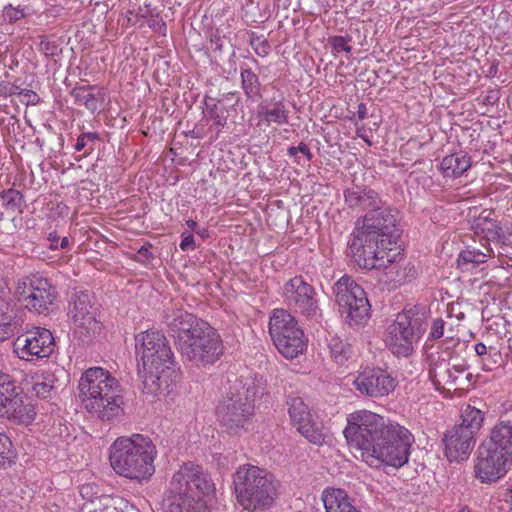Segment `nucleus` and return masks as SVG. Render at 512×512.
Returning a JSON list of instances; mask_svg holds the SVG:
<instances>
[{"mask_svg":"<svg viewBox=\"0 0 512 512\" xmlns=\"http://www.w3.org/2000/svg\"><path fill=\"white\" fill-rule=\"evenodd\" d=\"M347 444L361 452L369 466H404L410 456L413 435L405 427L368 410L351 413L343 430Z\"/></svg>","mask_w":512,"mask_h":512,"instance_id":"obj_1","label":"nucleus"},{"mask_svg":"<svg viewBox=\"0 0 512 512\" xmlns=\"http://www.w3.org/2000/svg\"><path fill=\"white\" fill-rule=\"evenodd\" d=\"M163 322L177 351L191 365L197 368L213 365L223 355L222 339L206 321L183 309L166 308Z\"/></svg>","mask_w":512,"mask_h":512,"instance_id":"obj_2","label":"nucleus"},{"mask_svg":"<svg viewBox=\"0 0 512 512\" xmlns=\"http://www.w3.org/2000/svg\"><path fill=\"white\" fill-rule=\"evenodd\" d=\"M265 394L267 383L261 375L247 377L230 387L216 408V415L225 431L231 435L247 431L255 409L254 402Z\"/></svg>","mask_w":512,"mask_h":512,"instance_id":"obj_3","label":"nucleus"},{"mask_svg":"<svg viewBox=\"0 0 512 512\" xmlns=\"http://www.w3.org/2000/svg\"><path fill=\"white\" fill-rule=\"evenodd\" d=\"M78 389L86 410L102 421L119 414L123 404L119 381L102 367H91L81 376Z\"/></svg>","mask_w":512,"mask_h":512,"instance_id":"obj_4","label":"nucleus"},{"mask_svg":"<svg viewBox=\"0 0 512 512\" xmlns=\"http://www.w3.org/2000/svg\"><path fill=\"white\" fill-rule=\"evenodd\" d=\"M157 455L152 440L141 434L118 438L111 447L110 464L123 477L144 481L155 473L154 460Z\"/></svg>","mask_w":512,"mask_h":512,"instance_id":"obj_5","label":"nucleus"},{"mask_svg":"<svg viewBox=\"0 0 512 512\" xmlns=\"http://www.w3.org/2000/svg\"><path fill=\"white\" fill-rule=\"evenodd\" d=\"M233 486L237 503L248 512H264L277 498V481L258 466H239L233 474Z\"/></svg>","mask_w":512,"mask_h":512,"instance_id":"obj_6","label":"nucleus"},{"mask_svg":"<svg viewBox=\"0 0 512 512\" xmlns=\"http://www.w3.org/2000/svg\"><path fill=\"white\" fill-rule=\"evenodd\" d=\"M459 424L447 430L443 436L445 455L450 462L468 458L476 443V435L484 422V413L471 405L461 410Z\"/></svg>","mask_w":512,"mask_h":512,"instance_id":"obj_7","label":"nucleus"},{"mask_svg":"<svg viewBox=\"0 0 512 512\" xmlns=\"http://www.w3.org/2000/svg\"><path fill=\"white\" fill-rule=\"evenodd\" d=\"M428 327L424 312L416 308L406 309L397 315L389 327L387 346L397 356L408 357Z\"/></svg>","mask_w":512,"mask_h":512,"instance_id":"obj_8","label":"nucleus"},{"mask_svg":"<svg viewBox=\"0 0 512 512\" xmlns=\"http://www.w3.org/2000/svg\"><path fill=\"white\" fill-rule=\"evenodd\" d=\"M14 297L29 312L48 315L56 301L57 291L47 278L30 274L17 279Z\"/></svg>","mask_w":512,"mask_h":512,"instance_id":"obj_9","label":"nucleus"},{"mask_svg":"<svg viewBox=\"0 0 512 512\" xmlns=\"http://www.w3.org/2000/svg\"><path fill=\"white\" fill-rule=\"evenodd\" d=\"M269 334L277 350L286 358H296L307 347V339L295 317L275 309L269 321Z\"/></svg>","mask_w":512,"mask_h":512,"instance_id":"obj_10","label":"nucleus"},{"mask_svg":"<svg viewBox=\"0 0 512 512\" xmlns=\"http://www.w3.org/2000/svg\"><path fill=\"white\" fill-rule=\"evenodd\" d=\"M196 463L186 462L180 466L170 481L169 495L163 501L165 512H210L204 501L192 503L191 494L195 482Z\"/></svg>","mask_w":512,"mask_h":512,"instance_id":"obj_11","label":"nucleus"},{"mask_svg":"<svg viewBox=\"0 0 512 512\" xmlns=\"http://www.w3.org/2000/svg\"><path fill=\"white\" fill-rule=\"evenodd\" d=\"M339 312L349 326L365 322L370 316L371 305L363 287L350 276H342L333 286Z\"/></svg>","mask_w":512,"mask_h":512,"instance_id":"obj_12","label":"nucleus"},{"mask_svg":"<svg viewBox=\"0 0 512 512\" xmlns=\"http://www.w3.org/2000/svg\"><path fill=\"white\" fill-rule=\"evenodd\" d=\"M0 417L16 424L29 425L36 417L34 406L14 377L0 370Z\"/></svg>","mask_w":512,"mask_h":512,"instance_id":"obj_13","label":"nucleus"},{"mask_svg":"<svg viewBox=\"0 0 512 512\" xmlns=\"http://www.w3.org/2000/svg\"><path fill=\"white\" fill-rule=\"evenodd\" d=\"M136 355L144 369H164L177 366L165 335L158 330H146L135 336Z\"/></svg>","mask_w":512,"mask_h":512,"instance_id":"obj_14","label":"nucleus"},{"mask_svg":"<svg viewBox=\"0 0 512 512\" xmlns=\"http://www.w3.org/2000/svg\"><path fill=\"white\" fill-rule=\"evenodd\" d=\"M512 463V456L486 439L479 445L474 465L476 479L491 484L503 478Z\"/></svg>","mask_w":512,"mask_h":512,"instance_id":"obj_15","label":"nucleus"},{"mask_svg":"<svg viewBox=\"0 0 512 512\" xmlns=\"http://www.w3.org/2000/svg\"><path fill=\"white\" fill-rule=\"evenodd\" d=\"M360 231L374 237L382 243L391 245L400 236L398 212L385 203L370 209L363 216Z\"/></svg>","mask_w":512,"mask_h":512,"instance_id":"obj_16","label":"nucleus"},{"mask_svg":"<svg viewBox=\"0 0 512 512\" xmlns=\"http://www.w3.org/2000/svg\"><path fill=\"white\" fill-rule=\"evenodd\" d=\"M348 245L349 255L360 268L379 269L386 262L388 244L358 229L351 234Z\"/></svg>","mask_w":512,"mask_h":512,"instance_id":"obj_17","label":"nucleus"},{"mask_svg":"<svg viewBox=\"0 0 512 512\" xmlns=\"http://www.w3.org/2000/svg\"><path fill=\"white\" fill-rule=\"evenodd\" d=\"M56 343L50 330L33 327L19 335L13 342V351L21 360L32 362L49 357Z\"/></svg>","mask_w":512,"mask_h":512,"instance_id":"obj_18","label":"nucleus"},{"mask_svg":"<svg viewBox=\"0 0 512 512\" xmlns=\"http://www.w3.org/2000/svg\"><path fill=\"white\" fill-rule=\"evenodd\" d=\"M96 311L93 297L87 291H79L72 295L68 316L76 326V333L82 341H89L101 330V323L96 319Z\"/></svg>","mask_w":512,"mask_h":512,"instance_id":"obj_19","label":"nucleus"},{"mask_svg":"<svg viewBox=\"0 0 512 512\" xmlns=\"http://www.w3.org/2000/svg\"><path fill=\"white\" fill-rule=\"evenodd\" d=\"M283 297L289 308L306 317H314L319 311L316 291L302 276H295L284 284Z\"/></svg>","mask_w":512,"mask_h":512,"instance_id":"obj_20","label":"nucleus"},{"mask_svg":"<svg viewBox=\"0 0 512 512\" xmlns=\"http://www.w3.org/2000/svg\"><path fill=\"white\" fill-rule=\"evenodd\" d=\"M180 368L149 369L143 376L142 393L150 402L173 393L180 380Z\"/></svg>","mask_w":512,"mask_h":512,"instance_id":"obj_21","label":"nucleus"},{"mask_svg":"<svg viewBox=\"0 0 512 512\" xmlns=\"http://www.w3.org/2000/svg\"><path fill=\"white\" fill-rule=\"evenodd\" d=\"M353 383L356 390L362 395L372 398L387 396L396 386L395 379L380 368L365 369Z\"/></svg>","mask_w":512,"mask_h":512,"instance_id":"obj_22","label":"nucleus"},{"mask_svg":"<svg viewBox=\"0 0 512 512\" xmlns=\"http://www.w3.org/2000/svg\"><path fill=\"white\" fill-rule=\"evenodd\" d=\"M288 413L297 430L311 443L322 444L324 434L312 421L311 413L303 399L296 395H290L287 400Z\"/></svg>","mask_w":512,"mask_h":512,"instance_id":"obj_23","label":"nucleus"},{"mask_svg":"<svg viewBox=\"0 0 512 512\" xmlns=\"http://www.w3.org/2000/svg\"><path fill=\"white\" fill-rule=\"evenodd\" d=\"M19 310L11 298L7 282L0 278V342L8 339L20 326Z\"/></svg>","mask_w":512,"mask_h":512,"instance_id":"obj_24","label":"nucleus"},{"mask_svg":"<svg viewBox=\"0 0 512 512\" xmlns=\"http://www.w3.org/2000/svg\"><path fill=\"white\" fill-rule=\"evenodd\" d=\"M463 372L464 369L462 368H458L456 366L451 368L449 362L440 355L437 357L433 355L430 356L428 375L429 379L437 389L445 388L446 386L457 389L462 385L460 375Z\"/></svg>","mask_w":512,"mask_h":512,"instance_id":"obj_25","label":"nucleus"},{"mask_svg":"<svg viewBox=\"0 0 512 512\" xmlns=\"http://www.w3.org/2000/svg\"><path fill=\"white\" fill-rule=\"evenodd\" d=\"M344 200L352 209L367 211L384 203L376 191L357 185L344 190Z\"/></svg>","mask_w":512,"mask_h":512,"instance_id":"obj_26","label":"nucleus"},{"mask_svg":"<svg viewBox=\"0 0 512 512\" xmlns=\"http://www.w3.org/2000/svg\"><path fill=\"white\" fill-rule=\"evenodd\" d=\"M491 210H483L473 221L472 227L476 234L483 235L489 241L505 243L506 236L499 222L492 218Z\"/></svg>","mask_w":512,"mask_h":512,"instance_id":"obj_27","label":"nucleus"},{"mask_svg":"<svg viewBox=\"0 0 512 512\" xmlns=\"http://www.w3.org/2000/svg\"><path fill=\"white\" fill-rule=\"evenodd\" d=\"M471 167V157L465 151L445 156L439 170L445 178H459Z\"/></svg>","mask_w":512,"mask_h":512,"instance_id":"obj_28","label":"nucleus"},{"mask_svg":"<svg viewBox=\"0 0 512 512\" xmlns=\"http://www.w3.org/2000/svg\"><path fill=\"white\" fill-rule=\"evenodd\" d=\"M71 95L75 103L84 106L91 113L100 110L104 100L105 94L101 89L96 86H78L72 89Z\"/></svg>","mask_w":512,"mask_h":512,"instance_id":"obj_29","label":"nucleus"},{"mask_svg":"<svg viewBox=\"0 0 512 512\" xmlns=\"http://www.w3.org/2000/svg\"><path fill=\"white\" fill-rule=\"evenodd\" d=\"M322 500L326 512H360L343 489H326L323 492Z\"/></svg>","mask_w":512,"mask_h":512,"instance_id":"obj_30","label":"nucleus"},{"mask_svg":"<svg viewBox=\"0 0 512 512\" xmlns=\"http://www.w3.org/2000/svg\"><path fill=\"white\" fill-rule=\"evenodd\" d=\"M195 472V482L193 483L190 499L192 500V503H194V501L201 500L204 501L207 505V501L215 497V483L213 482L211 476L204 471L202 466L196 464Z\"/></svg>","mask_w":512,"mask_h":512,"instance_id":"obj_31","label":"nucleus"},{"mask_svg":"<svg viewBox=\"0 0 512 512\" xmlns=\"http://www.w3.org/2000/svg\"><path fill=\"white\" fill-rule=\"evenodd\" d=\"M486 440L512 456V419L499 420Z\"/></svg>","mask_w":512,"mask_h":512,"instance_id":"obj_32","label":"nucleus"},{"mask_svg":"<svg viewBox=\"0 0 512 512\" xmlns=\"http://www.w3.org/2000/svg\"><path fill=\"white\" fill-rule=\"evenodd\" d=\"M259 117L268 124L285 125L289 123V110L287 109L283 98L270 104H260L258 110Z\"/></svg>","mask_w":512,"mask_h":512,"instance_id":"obj_33","label":"nucleus"},{"mask_svg":"<svg viewBox=\"0 0 512 512\" xmlns=\"http://www.w3.org/2000/svg\"><path fill=\"white\" fill-rule=\"evenodd\" d=\"M241 88L248 100L257 101L262 98L259 76L249 67L240 66Z\"/></svg>","mask_w":512,"mask_h":512,"instance_id":"obj_34","label":"nucleus"},{"mask_svg":"<svg viewBox=\"0 0 512 512\" xmlns=\"http://www.w3.org/2000/svg\"><path fill=\"white\" fill-rule=\"evenodd\" d=\"M327 347L330 353V357L337 364H344L349 358L352 357L353 350L352 346L344 339L337 335L329 333L327 337Z\"/></svg>","mask_w":512,"mask_h":512,"instance_id":"obj_35","label":"nucleus"},{"mask_svg":"<svg viewBox=\"0 0 512 512\" xmlns=\"http://www.w3.org/2000/svg\"><path fill=\"white\" fill-rule=\"evenodd\" d=\"M395 254L391 257L389 254L385 256V263L382 266L385 271V275L389 282L395 284H401L406 280L407 273L406 268L400 265L399 262H395L393 259Z\"/></svg>","mask_w":512,"mask_h":512,"instance_id":"obj_36","label":"nucleus"},{"mask_svg":"<svg viewBox=\"0 0 512 512\" xmlns=\"http://www.w3.org/2000/svg\"><path fill=\"white\" fill-rule=\"evenodd\" d=\"M54 379V375L50 373L37 375L33 378L31 391L40 398H48L54 388Z\"/></svg>","mask_w":512,"mask_h":512,"instance_id":"obj_37","label":"nucleus"},{"mask_svg":"<svg viewBox=\"0 0 512 512\" xmlns=\"http://www.w3.org/2000/svg\"><path fill=\"white\" fill-rule=\"evenodd\" d=\"M207 108V117L213 121V126L217 127L216 138L218 137L221 128L227 123L226 109L220 103H210L205 101Z\"/></svg>","mask_w":512,"mask_h":512,"instance_id":"obj_38","label":"nucleus"},{"mask_svg":"<svg viewBox=\"0 0 512 512\" xmlns=\"http://www.w3.org/2000/svg\"><path fill=\"white\" fill-rule=\"evenodd\" d=\"M487 261V255L479 250H463L460 252L457 262L458 266L464 270L469 269L468 265H472V268L483 264Z\"/></svg>","mask_w":512,"mask_h":512,"instance_id":"obj_39","label":"nucleus"},{"mask_svg":"<svg viewBox=\"0 0 512 512\" xmlns=\"http://www.w3.org/2000/svg\"><path fill=\"white\" fill-rule=\"evenodd\" d=\"M14 457L15 455L10 438L6 434L0 435V467H10Z\"/></svg>","mask_w":512,"mask_h":512,"instance_id":"obj_40","label":"nucleus"},{"mask_svg":"<svg viewBox=\"0 0 512 512\" xmlns=\"http://www.w3.org/2000/svg\"><path fill=\"white\" fill-rule=\"evenodd\" d=\"M0 197L3 200L4 207L13 211L20 208L23 202L22 193L14 188L1 191Z\"/></svg>","mask_w":512,"mask_h":512,"instance_id":"obj_41","label":"nucleus"},{"mask_svg":"<svg viewBox=\"0 0 512 512\" xmlns=\"http://www.w3.org/2000/svg\"><path fill=\"white\" fill-rule=\"evenodd\" d=\"M99 134L97 132H86L78 136L75 143V150L82 151L87 148L89 152L94 150L96 141L99 140Z\"/></svg>","mask_w":512,"mask_h":512,"instance_id":"obj_42","label":"nucleus"},{"mask_svg":"<svg viewBox=\"0 0 512 512\" xmlns=\"http://www.w3.org/2000/svg\"><path fill=\"white\" fill-rule=\"evenodd\" d=\"M351 41H352L351 36L334 35V36H330L328 38V43L331 46L332 52L334 54H337L341 51L350 53L352 50V47L349 45V42H351Z\"/></svg>","mask_w":512,"mask_h":512,"instance_id":"obj_43","label":"nucleus"},{"mask_svg":"<svg viewBox=\"0 0 512 512\" xmlns=\"http://www.w3.org/2000/svg\"><path fill=\"white\" fill-rule=\"evenodd\" d=\"M502 361V354L495 347H489L487 354L481 358L482 367L485 371H492Z\"/></svg>","mask_w":512,"mask_h":512,"instance_id":"obj_44","label":"nucleus"},{"mask_svg":"<svg viewBox=\"0 0 512 512\" xmlns=\"http://www.w3.org/2000/svg\"><path fill=\"white\" fill-rule=\"evenodd\" d=\"M249 44L259 56H265L270 50V45L263 36L257 35L255 32L249 33Z\"/></svg>","mask_w":512,"mask_h":512,"instance_id":"obj_45","label":"nucleus"},{"mask_svg":"<svg viewBox=\"0 0 512 512\" xmlns=\"http://www.w3.org/2000/svg\"><path fill=\"white\" fill-rule=\"evenodd\" d=\"M445 321L442 318H435L430 325L428 340H438L444 336Z\"/></svg>","mask_w":512,"mask_h":512,"instance_id":"obj_46","label":"nucleus"},{"mask_svg":"<svg viewBox=\"0 0 512 512\" xmlns=\"http://www.w3.org/2000/svg\"><path fill=\"white\" fill-rule=\"evenodd\" d=\"M3 15L8 23H15L25 17V14L19 8L13 7L12 4L4 6Z\"/></svg>","mask_w":512,"mask_h":512,"instance_id":"obj_47","label":"nucleus"},{"mask_svg":"<svg viewBox=\"0 0 512 512\" xmlns=\"http://www.w3.org/2000/svg\"><path fill=\"white\" fill-rule=\"evenodd\" d=\"M148 26L154 31L162 33L163 35L166 33V23L158 13L150 14L148 19Z\"/></svg>","mask_w":512,"mask_h":512,"instance_id":"obj_48","label":"nucleus"},{"mask_svg":"<svg viewBox=\"0 0 512 512\" xmlns=\"http://www.w3.org/2000/svg\"><path fill=\"white\" fill-rule=\"evenodd\" d=\"M40 47L46 56H56L60 52V49L55 41L42 40L40 42Z\"/></svg>","mask_w":512,"mask_h":512,"instance_id":"obj_49","label":"nucleus"},{"mask_svg":"<svg viewBox=\"0 0 512 512\" xmlns=\"http://www.w3.org/2000/svg\"><path fill=\"white\" fill-rule=\"evenodd\" d=\"M20 87L16 84L9 82L0 83V96L8 97L13 95H19Z\"/></svg>","mask_w":512,"mask_h":512,"instance_id":"obj_50","label":"nucleus"},{"mask_svg":"<svg viewBox=\"0 0 512 512\" xmlns=\"http://www.w3.org/2000/svg\"><path fill=\"white\" fill-rule=\"evenodd\" d=\"M115 508L117 512H140L134 505L122 498L115 499Z\"/></svg>","mask_w":512,"mask_h":512,"instance_id":"obj_51","label":"nucleus"},{"mask_svg":"<svg viewBox=\"0 0 512 512\" xmlns=\"http://www.w3.org/2000/svg\"><path fill=\"white\" fill-rule=\"evenodd\" d=\"M137 259L142 264H148L153 259V253L150 250V247L142 246L137 251Z\"/></svg>","mask_w":512,"mask_h":512,"instance_id":"obj_52","label":"nucleus"},{"mask_svg":"<svg viewBox=\"0 0 512 512\" xmlns=\"http://www.w3.org/2000/svg\"><path fill=\"white\" fill-rule=\"evenodd\" d=\"M180 248L183 251L193 250L195 248V240L192 234H182V240L180 242Z\"/></svg>","mask_w":512,"mask_h":512,"instance_id":"obj_53","label":"nucleus"},{"mask_svg":"<svg viewBox=\"0 0 512 512\" xmlns=\"http://www.w3.org/2000/svg\"><path fill=\"white\" fill-rule=\"evenodd\" d=\"M19 95H23L25 98H27V105H36L40 102V97L37 95V93L30 89L20 88Z\"/></svg>","mask_w":512,"mask_h":512,"instance_id":"obj_54","label":"nucleus"},{"mask_svg":"<svg viewBox=\"0 0 512 512\" xmlns=\"http://www.w3.org/2000/svg\"><path fill=\"white\" fill-rule=\"evenodd\" d=\"M90 512H117L115 508V499L109 500V502L103 504L99 508H95Z\"/></svg>","mask_w":512,"mask_h":512,"instance_id":"obj_55","label":"nucleus"},{"mask_svg":"<svg viewBox=\"0 0 512 512\" xmlns=\"http://www.w3.org/2000/svg\"><path fill=\"white\" fill-rule=\"evenodd\" d=\"M297 150H299V153L305 156L308 161L312 160L313 154L311 153L310 148L306 143L300 142L297 146Z\"/></svg>","mask_w":512,"mask_h":512,"instance_id":"obj_56","label":"nucleus"},{"mask_svg":"<svg viewBox=\"0 0 512 512\" xmlns=\"http://www.w3.org/2000/svg\"><path fill=\"white\" fill-rule=\"evenodd\" d=\"M474 350H475L477 356L482 358V357H484L487 354L489 348H487L484 343L479 342V343L475 344Z\"/></svg>","mask_w":512,"mask_h":512,"instance_id":"obj_57","label":"nucleus"},{"mask_svg":"<svg viewBox=\"0 0 512 512\" xmlns=\"http://www.w3.org/2000/svg\"><path fill=\"white\" fill-rule=\"evenodd\" d=\"M48 240L50 242L49 248L51 250H56L58 248V241H59V237L57 236V234L50 233L48 236Z\"/></svg>","mask_w":512,"mask_h":512,"instance_id":"obj_58","label":"nucleus"},{"mask_svg":"<svg viewBox=\"0 0 512 512\" xmlns=\"http://www.w3.org/2000/svg\"><path fill=\"white\" fill-rule=\"evenodd\" d=\"M357 115H358L359 120H364L367 118L368 112H367V107L364 103H360L358 105Z\"/></svg>","mask_w":512,"mask_h":512,"instance_id":"obj_59","label":"nucleus"},{"mask_svg":"<svg viewBox=\"0 0 512 512\" xmlns=\"http://www.w3.org/2000/svg\"><path fill=\"white\" fill-rule=\"evenodd\" d=\"M299 153V150H297V146H290L287 149V155L294 159V162L296 164H300V161L298 160L297 154Z\"/></svg>","mask_w":512,"mask_h":512,"instance_id":"obj_60","label":"nucleus"},{"mask_svg":"<svg viewBox=\"0 0 512 512\" xmlns=\"http://www.w3.org/2000/svg\"><path fill=\"white\" fill-rule=\"evenodd\" d=\"M197 235H199L201 238L206 239L210 237V231L207 228H198L195 232Z\"/></svg>","mask_w":512,"mask_h":512,"instance_id":"obj_61","label":"nucleus"},{"mask_svg":"<svg viewBox=\"0 0 512 512\" xmlns=\"http://www.w3.org/2000/svg\"><path fill=\"white\" fill-rule=\"evenodd\" d=\"M186 225L188 226V228H190L193 232H196L197 229L199 228V225L197 224L196 221L190 219V220H187L186 221Z\"/></svg>","mask_w":512,"mask_h":512,"instance_id":"obj_62","label":"nucleus"},{"mask_svg":"<svg viewBox=\"0 0 512 512\" xmlns=\"http://www.w3.org/2000/svg\"><path fill=\"white\" fill-rule=\"evenodd\" d=\"M70 245V241L68 239V237H63L60 241V244L58 245V247L62 248V249H66L68 248Z\"/></svg>","mask_w":512,"mask_h":512,"instance_id":"obj_63","label":"nucleus"},{"mask_svg":"<svg viewBox=\"0 0 512 512\" xmlns=\"http://www.w3.org/2000/svg\"><path fill=\"white\" fill-rule=\"evenodd\" d=\"M278 99L276 97H272L270 99H266L264 100L261 104H270V103H274L275 101H277Z\"/></svg>","mask_w":512,"mask_h":512,"instance_id":"obj_64","label":"nucleus"}]
</instances>
